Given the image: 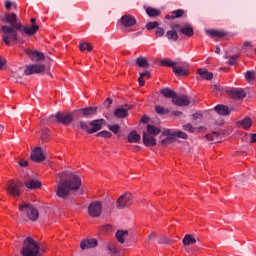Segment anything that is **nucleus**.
Returning <instances> with one entry per match:
<instances>
[{"mask_svg":"<svg viewBox=\"0 0 256 256\" xmlns=\"http://www.w3.org/2000/svg\"><path fill=\"white\" fill-rule=\"evenodd\" d=\"M2 23H9V25H2V41L5 45H11V41H21L19 39V31H24L26 35L30 37L35 35L39 31V25L33 24V26H24L19 20V16L15 13H6L1 18Z\"/></svg>","mask_w":256,"mask_h":256,"instance_id":"1","label":"nucleus"},{"mask_svg":"<svg viewBox=\"0 0 256 256\" xmlns=\"http://www.w3.org/2000/svg\"><path fill=\"white\" fill-rule=\"evenodd\" d=\"M65 177V197L75 195L81 189V177L71 171H66Z\"/></svg>","mask_w":256,"mask_h":256,"instance_id":"2","label":"nucleus"},{"mask_svg":"<svg viewBox=\"0 0 256 256\" xmlns=\"http://www.w3.org/2000/svg\"><path fill=\"white\" fill-rule=\"evenodd\" d=\"M24 246L21 250V255L23 256H37L39 255V243L35 241L32 237L28 236L24 240Z\"/></svg>","mask_w":256,"mask_h":256,"instance_id":"3","label":"nucleus"},{"mask_svg":"<svg viewBox=\"0 0 256 256\" xmlns=\"http://www.w3.org/2000/svg\"><path fill=\"white\" fill-rule=\"evenodd\" d=\"M19 211L24 213V215H26L30 221H37V219H39V210H37V208H35V206L32 204H19Z\"/></svg>","mask_w":256,"mask_h":256,"instance_id":"4","label":"nucleus"},{"mask_svg":"<svg viewBox=\"0 0 256 256\" xmlns=\"http://www.w3.org/2000/svg\"><path fill=\"white\" fill-rule=\"evenodd\" d=\"M133 204V194L126 192L122 194L116 203L117 209H126V207H131Z\"/></svg>","mask_w":256,"mask_h":256,"instance_id":"5","label":"nucleus"},{"mask_svg":"<svg viewBox=\"0 0 256 256\" xmlns=\"http://www.w3.org/2000/svg\"><path fill=\"white\" fill-rule=\"evenodd\" d=\"M103 213V202L102 201H94L88 206V214L90 217H101Z\"/></svg>","mask_w":256,"mask_h":256,"instance_id":"6","label":"nucleus"},{"mask_svg":"<svg viewBox=\"0 0 256 256\" xmlns=\"http://www.w3.org/2000/svg\"><path fill=\"white\" fill-rule=\"evenodd\" d=\"M21 187H23V182H15L12 180L8 184L6 191L8 195H11L12 197H19V195H21Z\"/></svg>","mask_w":256,"mask_h":256,"instance_id":"7","label":"nucleus"},{"mask_svg":"<svg viewBox=\"0 0 256 256\" xmlns=\"http://www.w3.org/2000/svg\"><path fill=\"white\" fill-rule=\"evenodd\" d=\"M43 71H45L43 64H31L26 66L23 75L29 77V75H38L39 73H43Z\"/></svg>","mask_w":256,"mask_h":256,"instance_id":"8","label":"nucleus"},{"mask_svg":"<svg viewBox=\"0 0 256 256\" xmlns=\"http://www.w3.org/2000/svg\"><path fill=\"white\" fill-rule=\"evenodd\" d=\"M59 182L57 184L56 195L61 199H65V173L61 172L58 175Z\"/></svg>","mask_w":256,"mask_h":256,"instance_id":"9","label":"nucleus"},{"mask_svg":"<svg viewBox=\"0 0 256 256\" xmlns=\"http://www.w3.org/2000/svg\"><path fill=\"white\" fill-rule=\"evenodd\" d=\"M226 93L231 97V99L235 100L245 99V97H247V93H245V90L241 88H233L231 90H227Z\"/></svg>","mask_w":256,"mask_h":256,"instance_id":"10","label":"nucleus"},{"mask_svg":"<svg viewBox=\"0 0 256 256\" xmlns=\"http://www.w3.org/2000/svg\"><path fill=\"white\" fill-rule=\"evenodd\" d=\"M30 159L34 163H41L45 161V154H43V150H41V147L37 146L36 148H34Z\"/></svg>","mask_w":256,"mask_h":256,"instance_id":"11","label":"nucleus"},{"mask_svg":"<svg viewBox=\"0 0 256 256\" xmlns=\"http://www.w3.org/2000/svg\"><path fill=\"white\" fill-rule=\"evenodd\" d=\"M172 103L173 105H177L178 107H187L188 105H191V101L189 100L188 96H178L177 94L176 97L172 99Z\"/></svg>","mask_w":256,"mask_h":256,"instance_id":"12","label":"nucleus"},{"mask_svg":"<svg viewBox=\"0 0 256 256\" xmlns=\"http://www.w3.org/2000/svg\"><path fill=\"white\" fill-rule=\"evenodd\" d=\"M26 55H28L29 59H31V61H35L38 63V61H43V59H45V55L43 54V52H39L37 50H29L26 49L25 50Z\"/></svg>","mask_w":256,"mask_h":256,"instance_id":"13","label":"nucleus"},{"mask_svg":"<svg viewBox=\"0 0 256 256\" xmlns=\"http://www.w3.org/2000/svg\"><path fill=\"white\" fill-rule=\"evenodd\" d=\"M129 109H131L129 105L118 107L114 112V117L117 119H125L129 117Z\"/></svg>","mask_w":256,"mask_h":256,"instance_id":"14","label":"nucleus"},{"mask_svg":"<svg viewBox=\"0 0 256 256\" xmlns=\"http://www.w3.org/2000/svg\"><path fill=\"white\" fill-rule=\"evenodd\" d=\"M120 21L122 25L126 28L134 27V25H137V19H135V17L130 14L123 15Z\"/></svg>","mask_w":256,"mask_h":256,"instance_id":"15","label":"nucleus"},{"mask_svg":"<svg viewBox=\"0 0 256 256\" xmlns=\"http://www.w3.org/2000/svg\"><path fill=\"white\" fill-rule=\"evenodd\" d=\"M162 135L165 137L161 140V145H171V143H175V138L173 136V130L166 129L162 132Z\"/></svg>","mask_w":256,"mask_h":256,"instance_id":"16","label":"nucleus"},{"mask_svg":"<svg viewBox=\"0 0 256 256\" xmlns=\"http://www.w3.org/2000/svg\"><path fill=\"white\" fill-rule=\"evenodd\" d=\"M104 124L105 119H97L90 121V135H93V133H97V131H101V129H103Z\"/></svg>","mask_w":256,"mask_h":256,"instance_id":"17","label":"nucleus"},{"mask_svg":"<svg viewBox=\"0 0 256 256\" xmlns=\"http://www.w3.org/2000/svg\"><path fill=\"white\" fill-rule=\"evenodd\" d=\"M142 141L146 147H153L157 145V139H155V136H152L151 134H147V132L143 133Z\"/></svg>","mask_w":256,"mask_h":256,"instance_id":"18","label":"nucleus"},{"mask_svg":"<svg viewBox=\"0 0 256 256\" xmlns=\"http://www.w3.org/2000/svg\"><path fill=\"white\" fill-rule=\"evenodd\" d=\"M98 242L97 239H84L81 241L80 243V247L81 249L85 250V249H94V247H97Z\"/></svg>","mask_w":256,"mask_h":256,"instance_id":"19","label":"nucleus"},{"mask_svg":"<svg viewBox=\"0 0 256 256\" xmlns=\"http://www.w3.org/2000/svg\"><path fill=\"white\" fill-rule=\"evenodd\" d=\"M81 113H82V117L89 119L94 115H97V107L82 108Z\"/></svg>","mask_w":256,"mask_h":256,"instance_id":"20","label":"nucleus"},{"mask_svg":"<svg viewBox=\"0 0 256 256\" xmlns=\"http://www.w3.org/2000/svg\"><path fill=\"white\" fill-rule=\"evenodd\" d=\"M173 73L177 77H187L189 75V69L183 66H174Z\"/></svg>","mask_w":256,"mask_h":256,"instance_id":"21","label":"nucleus"},{"mask_svg":"<svg viewBox=\"0 0 256 256\" xmlns=\"http://www.w3.org/2000/svg\"><path fill=\"white\" fill-rule=\"evenodd\" d=\"M28 189H41V181L35 179H28L24 183Z\"/></svg>","mask_w":256,"mask_h":256,"instance_id":"22","label":"nucleus"},{"mask_svg":"<svg viewBox=\"0 0 256 256\" xmlns=\"http://www.w3.org/2000/svg\"><path fill=\"white\" fill-rule=\"evenodd\" d=\"M214 111H216L218 115H222V116H227L231 113V111L229 110V107L221 104L216 105L214 107Z\"/></svg>","mask_w":256,"mask_h":256,"instance_id":"23","label":"nucleus"},{"mask_svg":"<svg viewBox=\"0 0 256 256\" xmlns=\"http://www.w3.org/2000/svg\"><path fill=\"white\" fill-rule=\"evenodd\" d=\"M197 73L202 79H205L206 81H211V79H213V73L207 71V69L199 68Z\"/></svg>","mask_w":256,"mask_h":256,"instance_id":"24","label":"nucleus"},{"mask_svg":"<svg viewBox=\"0 0 256 256\" xmlns=\"http://www.w3.org/2000/svg\"><path fill=\"white\" fill-rule=\"evenodd\" d=\"M182 243L185 247H189V245H195V243H197V238L191 234H186L182 240Z\"/></svg>","mask_w":256,"mask_h":256,"instance_id":"25","label":"nucleus"},{"mask_svg":"<svg viewBox=\"0 0 256 256\" xmlns=\"http://www.w3.org/2000/svg\"><path fill=\"white\" fill-rule=\"evenodd\" d=\"M206 33L210 35V37H218V39L226 37L227 35V32L223 30H206Z\"/></svg>","mask_w":256,"mask_h":256,"instance_id":"26","label":"nucleus"},{"mask_svg":"<svg viewBox=\"0 0 256 256\" xmlns=\"http://www.w3.org/2000/svg\"><path fill=\"white\" fill-rule=\"evenodd\" d=\"M128 143H139L141 141V135L137 134L135 130L131 131L127 137Z\"/></svg>","mask_w":256,"mask_h":256,"instance_id":"27","label":"nucleus"},{"mask_svg":"<svg viewBox=\"0 0 256 256\" xmlns=\"http://www.w3.org/2000/svg\"><path fill=\"white\" fill-rule=\"evenodd\" d=\"M160 93L163 97H166V99H174L177 95V93L171 90V88H164L160 90Z\"/></svg>","mask_w":256,"mask_h":256,"instance_id":"28","label":"nucleus"},{"mask_svg":"<svg viewBox=\"0 0 256 256\" xmlns=\"http://www.w3.org/2000/svg\"><path fill=\"white\" fill-rule=\"evenodd\" d=\"M146 129H147V132H146V133H147L148 135H152V137H156V135H159V133H161V129L158 128V127L155 126V125L149 124V125H147Z\"/></svg>","mask_w":256,"mask_h":256,"instance_id":"29","label":"nucleus"},{"mask_svg":"<svg viewBox=\"0 0 256 256\" xmlns=\"http://www.w3.org/2000/svg\"><path fill=\"white\" fill-rule=\"evenodd\" d=\"M238 127H242L243 129H249L251 125H253V121L249 118L246 117L240 121L237 122Z\"/></svg>","mask_w":256,"mask_h":256,"instance_id":"30","label":"nucleus"},{"mask_svg":"<svg viewBox=\"0 0 256 256\" xmlns=\"http://www.w3.org/2000/svg\"><path fill=\"white\" fill-rule=\"evenodd\" d=\"M136 64L138 65V67H141L142 69H149V61L147 60L146 57H138L136 59Z\"/></svg>","mask_w":256,"mask_h":256,"instance_id":"31","label":"nucleus"},{"mask_svg":"<svg viewBox=\"0 0 256 256\" xmlns=\"http://www.w3.org/2000/svg\"><path fill=\"white\" fill-rule=\"evenodd\" d=\"M129 236V231L127 230H118L116 232V239L119 243H125V238Z\"/></svg>","mask_w":256,"mask_h":256,"instance_id":"32","label":"nucleus"},{"mask_svg":"<svg viewBox=\"0 0 256 256\" xmlns=\"http://www.w3.org/2000/svg\"><path fill=\"white\" fill-rule=\"evenodd\" d=\"M79 126L82 131H85L86 133H88V135H91V122L81 120L79 122Z\"/></svg>","mask_w":256,"mask_h":256,"instance_id":"33","label":"nucleus"},{"mask_svg":"<svg viewBox=\"0 0 256 256\" xmlns=\"http://www.w3.org/2000/svg\"><path fill=\"white\" fill-rule=\"evenodd\" d=\"M182 35H186V37H193V27L187 25L179 29Z\"/></svg>","mask_w":256,"mask_h":256,"instance_id":"34","label":"nucleus"},{"mask_svg":"<svg viewBox=\"0 0 256 256\" xmlns=\"http://www.w3.org/2000/svg\"><path fill=\"white\" fill-rule=\"evenodd\" d=\"M244 77L248 83H251V81H256V71L255 70H248Z\"/></svg>","mask_w":256,"mask_h":256,"instance_id":"35","label":"nucleus"},{"mask_svg":"<svg viewBox=\"0 0 256 256\" xmlns=\"http://www.w3.org/2000/svg\"><path fill=\"white\" fill-rule=\"evenodd\" d=\"M146 13L149 17H159L161 15V10L148 7Z\"/></svg>","mask_w":256,"mask_h":256,"instance_id":"36","label":"nucleus"},{"mask_svg":"<svg viewBox=\"0 0 256 256\" xmlns=\"http://www.w3.org/2000/svg\"><path fill=\"white\" fill-rule=\"evenodd\" d=\"M172 135L174 141H177V139H187V134L183 131L172 130Z\"/></svg>","mask_w":256,"mask_h":256,"instance_id":"37","label":"nucleus"},{"mask_svg":"<svg viewBox=\"0 0 256 256\" xmlns=\"http://www.w3.org/2000/svg\"><path fill=\"white\" fill-rule=\"evenodd\" d=\"M166 37H167V39H169V41H177V39H179V35L177 34V31H175V30L167 31Z\"/></svg>","mask_w":256,"mask_h":256,"instance_id":"38","label":"nucleus"},{"mask_svg":"<svg viewBox=\"0 0 256 256\" xmlns=\"http://www.w3.org/2000/svg\"><path fill=\"white\" fill-rule=\"evenodd\" d=\"M159 64L162 65L163 67H172V69H174V67L177 65V63L173 62L170 59L159 60Z\"/></svg>","mask_w":256,"mask_h":256,"instance_id":"39","label":"nucleus"},{"mask_svg":"<svg viewBox=\"0 0 256 256\" xmlns=\"http://www.w3.org/2000/svg\"><path fill=\"white\" fill-rule=\"evenodd\" d=\"M41 141L47 143L49 141V128H43L41 134Z\"/></svg>","mask_w":256,"mask_h":256,"instance_id":"40","label":"nucleus"},{"mask_svg":"<svg viewBox=\"0 0 256 256\" xmlns=\"http://www.w3.org/2000/svg\"><path fill=\"white\" fill-rule=\"evenodd\" d=\"M108 251L111 256H115L117 253H119V249L117 246H115V244H108Z\"/></svg>","mask_w":256,"mask_h":256,"instance_id":"41","label":"nucleus"},{"mask_svg":"<svg viewBox=\"0 0 256 256\" xmlns=\"http://www.w3.org/2000/svg\"><path fill=\"white\" fill-rule=\"evenodd\" d=\"M111 136H112L111 132H109L107 130H103L96 134V137H102L103 139H109V138H111Z\"/></svg>","mask_w":256,"mask_h":256,"instance_id":"42","label":"nucleus"},{"mask_svg":"<svg viewBox=\"0 0 256 256\" xmlns=\"http://www.w3.org/2000/svg\"><path fill=\"white\" fill-rule=\"evenodd\" d=\"M155 111L158 113V115H167V113H169V109L163 106H156Z\"/></svg>","mask_w":256,"mask_h":256,"instance_id":"43","label":"nucleus"},{"mask_svg":"<svg viewBox=\"0 0 256 256\" xmlns=\"http://www.w3.org/2000/svg\"><path fill=\"white\" fill-rule=\"evenodd\" d=\"M185 11L178 9L172 11V19H179V17H183Z\"/></svg>","mask_w":256,"mask_h":256,"instance_id":"44","label":"nucleus"},{"mask_svg":"<svg viewBox=\"0 0 256 256\" xmlns=\"http://www.w3.org/2000/svg\"><path fill=\"white\" fill-rule=\"evenodd\" d=\"M157 27H159V22L154 21V22H148L146 24V29L148 31H153V29H157Z\"/></svg>","mask_w":256,"mask_h":256,"instance_id":"45","label":"nucleus"},{"mask_svg":"<svg viewBox=\"0 0 256 256\" xmlns=\"http://www.w3.org/2000/svg\"><path fill=\"white\" fill-rule=\"evenodd\" d=\"M109 131H112V133H119L121 131V126L119 124H113V125H108Z\"/></svg>","mask_w":256,"mask_h":256,"instance_id":"46","label":"nucleus"},{"mask_svg":"<svg viewBox=\"0 0 256 256\" xmlns=\"http://www.w3.org/2000/svg\"><path fill=\"white\" fill-rule=\"evenodd\" d=\"M219 135H221L219 132H212L211 134H206V139L208 141H215V139L219 138Z\"/></svg>","mask_w":256,"mask_h":256,"instance_id":"47","label":"nucleus"},{"mask_svg":"<svg viewBox=\"0 0 256 256\" xmlns=\"http://www.w3.org/2000/svg\"><path fill=\"white\" fill-rule=\"evenodd\" d=\"M55 118L58 123H62V125H65V114L58 112L56 113Z\"/></svg>","mask_w":256,"mask_h":256,"instance_id":"48","label":"nucleus"},{"mask_svg":"<svg viewBox=\"0 0 256 256\" xmlns=\"http://www.w3.org/2000/svg\"><path fill=\"white\" fill-rule=\"evenodd\" d=\"M73 115V112L65 114V125H69L73 122Z\"/></svg>","mask_w":256,"mask_h":256,"instance_id":"49","label":"nucleus"},{"mask_svg":"<svg viewBox=\"0 0 256 256\" xmlns=\"http://www.w3.org/2000/svg\"><path fill=\"white\" fill-rule=\"evenodd\" d=\"M159 245H169V243H173V241L167 237H161L158 240Z\"/></svg>","mask_w":256,"mask_h":256,"instance_id":"50","label":"nucleus"},{"mask_svg":"<svg viewBox=\"0 0 256 256\" xmlns=\"http://www.w3.org/2000/svg\"><path fill=\"white\" fill-rule=\"evenodd\" d=\"M228 59V65H235V63H237V59H239V54L229 56Z\"/></svg>","mask_w":256,"mask_h":256,"instance_id":"51","label":"nucleus"},{"mask_svg":"<svg viewBox=\"0 0 256 256\" xmlns=\"http://www.w3.org/2000/svg\"><path fill=\"white\" fill-rule=\"evenodd\" d=\"M12 78L14 79V81L16 83H22V79H23V75L19 74V72H15L12 76Z\"/></svg>","mask_w":256,"mask_h":256,"instance_id":"52","label":"nucleus"},{"mask_svg":"<svg viewBox=\"0 0 256 256\" xmlns=\"http://www.w3.org/2000/svg\"><path fill=\"white\" fill-rule=\"evenodd\" d=\"M184 131H188V133H194L195 128L193 127V125H191V123L185 124L183 126Z\"/></svg>","mask_w":256,"mask_h":256,"instance_id":"53","label":"nucleus"},{"mask_svg":"<svg viewBox=\"0 0 256 256\" xmlns=\"http://www.w3.org/2000/svg\"><path fill=\"white\" fill-rule=\"evenodd\" d=\"M155 33L157 37H163L165 35V29L157 27Z\"/></svg>","mask_w":256,"mask_h":256,"instance_id":"54","label":"nucleus"},{"mask_svg":"<svg viewBox=\"0 0 256 256\" xmlns=\"http://www.w3.org/2000/svg\"><path fill=\"white\" fill-rule=\"evenodd\" d=\"M155 239H157V233L152 232L150 235H148L147 237V241L148 243H150V241H155Z\"/></svg>","mask_w":256,"mask_h":256,"instance_id":"55","label":"nucleus"},{"mask_svg":"<svg viewBox=\"0 0 256 256\" xmlns=\"http://www.w3.org/2000/svg\"><path fill=\"white\" fill-rule=\"evenodd\" d=\"M112 104H113V99H111V98H107L105 103H104L106 109H109Z\"/></svg>","mask_w":256,"mask_h":256,"instance_id":"56","label":"nucleus"},{"mask_svg":"<svg viewBox=\"0 0 256 256\" xmlns=\"http://www.w3.org/2000/svg\"><path fill=\"white\" fill-rule=\"evenodd\" d=\"M51 119H53V116H50L49 118L43 119L41 118L40 121L43 123V125H49L51 123Z\"/></svg>","mask_w":256,"mask_h":256,"instance_id":"57","label":"nucleus"},{"mask_svg":"<svg viewBox=\"0 0 256 256\" xmlns=\"http://www.w3.org/2000/svg\"><path fill=\"white\" fill-rule=\"evenodd\" d=\"M140 76L145 79V77H147V79H149L151 77V73H149V71H145L140 73Z\"/></svg>","mask_w":256,"mask_h":256,"instance_id":"58","label":"nucleus"},{"mask_svg":"<svg viewBox=\"0 0 256 256\" xmlns=\"http://www.w3.org/2000/svg\"><path fill=\"white\" fill-rule=\"evenodd\" d=\"M5 65H7V60H5L3 57H0V69H3Z\"/></svg>","mask_w":256,"mask_h":256,"instance_id":"59","label":"nucleus"},{"mask_svg":"<svg viewBox=\"0 0 256 256\" xmlns=\"http://www.w3.org/2000/svg\"><path fill=\"white\" fill-rule=\"evenodd\" d=\"M4 3H5V8L6 9H11V7L13 5V2H11L9 0H5Z\"/></svg>","mask_w":256,"mask_h":256,"instance_id":"60","label":"nucleus"},{"mask_svg":"<svg viewBox=\"0 0 256 256\" xmlns=\"http://www.w3.org/2000/svg\"><path fill=\"white\" fill-rule=\"evenodd\" d=\"M27 165H29V162H27V160H20L19 161V166L20 167H27Z\"/></svg>","mask_w":256,"mask_h":256,"instance_id":"61","label":"nucleus"},{"mask_svg":"<svg viewBox=\"0 0 256 256\" xmlns=\"http://www.w3.org/2000/svg\"><path fill=\"white\" fill-rule=\"evenodd\" d=\"M79 47L81 51H87V43H80Z\"/></svg>","mask_w":256,"mask_h":256,"instance_id":"62","label":"nucleus"},{"mask_svg":"<svg viewBox=\"0 0 256 256\" xmlns=\"http://www.w3.org/2000/svg\"><path fill=\"white\" fill-rule=\"evenodd\" d=\"M138 83L141 87H143V85H145V80H143V77L139 76L138 78Z\"/></svg>","mask_w":256,"mask_h":256,"instance_id":"63","label":"nucleus"},{"mask_svg":"<svg viewBox=\"0 0 256 256\" xmlns=\"http://www.w3.org/2000/svg\"><path fill=\"white\" fill-rule=\"evenodd\" d=\"M251 143H256V134H251Z\"/></svg>","mask_w":256,"mask_h":256,"instance_id":"64","label":"nucleus"}]
</instances>
